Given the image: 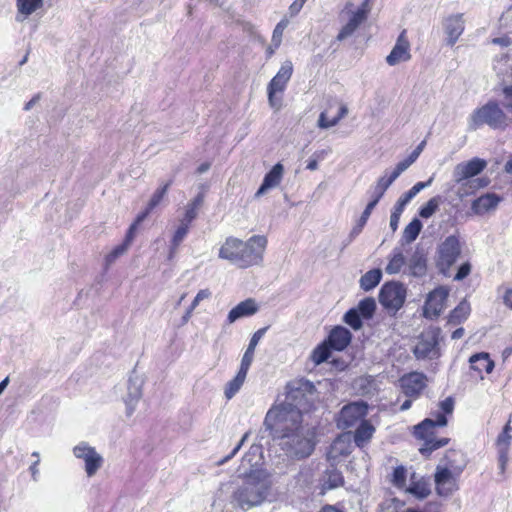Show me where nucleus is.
<instances>
[{"instance_id": "nucleus-27", "label": "nucleus", "mask_w": 512, "mask_h": 512, "mask_svg": "<svg viewBox=\"0 0 512 512\" xmlns=\"http://www.w3.org/2000/svg\"><path fill=\"white\" fill-rule=\"evenodd\" d=\"M446 465L445 467L450 468L455 474L459 475L466 466V460L461 451L449 450L445 455Z\"/></svg>"}, {"instance_id": "nucleus-20", "label": "nucleus", "mask_w": 512, "mask_h": 512, "mask_svg": "<svg viewBox=\"0 0 512 512\" xmlns=\"http://www.w3.org/2000/svg\"><path fill=\"white\" fill-rule=\"evenodd\" d=\"M510 429V425L506 424L503 431L497 438L498 462L501 474H504L508 462L509 448L512 439L511 435L509 434Z\"/></svg>"}, {"instance_id": "nucleus-59", "label": "nucleus", "mask_w": 512, "mask_h": 512, "mask_svg": "<svg viewBox=\"0 0 512 512\" xmlns=\"http://www.w3.org/2000/svg\"><path fill=\"white\" fill-rule=\"evenodd\" d=\"M376 205H377V204L375 203V201H370V202L367 204L366 208L364 209V211H363V213H362V215H361V217H360V219H359V221H358V222H360V223H361V225H365V224H366V222H367V220H368L369 216H370V215H371V213H372V210L375 208V206H376Z\"/></svg>"}, {"instance_id": "nucleus-5", "label": "nucleus", "mask_w": 512, "mask_h": 512, "mask_svg": "<svg viewBox=\"0 0 512 512\" xmlns=\"http://www.w3.org/2000/svg\"><path fill=\"white\" fill-rule=\"evenodd\" d=\"M484 124L493 129H503L508 125V118L498 103L489 101L473 112L470 117V129L476 130Z\"/></svg>"}, {"instance_id": "nucleus-17", "label": "nucleus", "mask_w": 512, "mask_h": 512, "mask_svg": "<svg viewBox=\"0 0 512 512\" xmlns=\"http://www.w3.org/2000/svg\"><path fill=\"white\" fill-rule=\"evenodd\" d=\"M143 380L137 375H131L128 380V393L125 398L126 415L131 416L138 401L142 397Z\"/></svg>"}, {"instance_id": "nucleus-25", "label": "nucleus", "mask_w": 512, "mask_h": 512, "mask_svg": "<svg viewBox=\"0 0 512 512\" xmlns=\"http://www.w3.org/2000/svg\"><path fill=\"white\" fill-rule=\"evenodd\" d=\"M283 170L284 168L282 164L277 163L274 165L273 168L265 175L263 182L257 190L255 196L259 197L264 195L267 190L276 187L282 179Z\"/></svg>"}, {"instance_id": "nucleus-11", "label": "nucleus", "mask_w": 512, "mask_h": 512, "mask_svg": "<svg viewBox=\"0 0 512 512\" xmlns=\"http://www.w3.org/2000/svg\"><path fill=\"white\" fill-rule=\"evenodd\" d=\"M293 72V65L291 61H285L277 74L270 81L267 92L268 100L273 108L280 107V100L275 98L277 92H283L288 81L290 80Z\"/></svg>"}, {"instance_id": "nucleus-18", "label": "nucleus", "mask_w": 512, "mask_h": 512, "mask_svg": "<svg viewBox=\"0 0 512 512\" xmlns=\"http://www.w3.org/2000/svg\"><path fill=\"white\" fill-rule=\"evenodd\" d=\"M353 449L351 443V436L349 433L338 436L330 445L327 452L329 460L337 461L340 458L347 457L351 454Z\"/></svg>"}, {"instance_id": "nucleus-29", "label": "nucleus", "mask_w": 512, "mask_h": 512, "mask_svg": "<svg viewBox=\"0 0 512 512\" xmlns=\"http://www.w3.org/2000/svg\"><path fill=\"white\" fill-rule=\"evenodd\" d=\"M407 492L422 500L430 495L431 489L427 481L423 478L416 479L415 474H413Z\"/></svg>"}, {"instance_id": "nucleus-19", "label": "nucleus", "mask_w": 512, "mask_h": 512, "mask_svg": "<svg viewBox=\"0 0 512 512\" xmlns=\"http://www.w3.org/2000/svg\"><path fill=\"white\" fill-rule=\"evenodd\" d=\"M453 471L448 467L438 466L435 473V483L439 495H449L455 489Z\"/></svg>"}, {"instance_id": "nucleus-10", "label": "nucleus", "mask_w": 512, "mask_h": 512, "mask_svg": "<svg viewBox=\"0 0 512 512\" xmlns=\"http://www.w3.org/2000/svg\"><path fill=\"white\" fill-rule=\"evenodd\" d=\"M73 455L84 461V469L88 477H93L104 463L103 457L87 442H80L73 448Z\"/></svg>"}, {"instance_id": "nucleus-41", "label": "nucleus", "mask_w": 512, "mask_h": 512, "mask_svg": "<svg viewBox=\"0 0 512 512\" xmlns=\"http://www.w3.org/2000/svg\"><path fill=\"white\" fill-rule=\"evenodd\" d=\"M246 376L247 374L238 371L236 376L226 384L224 394L227 399L234 397L235 394L240 390L246 379Z\"/></svg>"}, {"instance_id": "nucleus-34", "label": "nucleus", "mask_w": 512, "mask_h": 512, "mask_svg": "<svg viewBox=\"0 0 512 512\" xmlns=\"http://www.w3.org/2000/svg\"><path fill=\"white\" fill-rule=\"evenodd\" d=\"M323 484L328 489L341 486L344 482L342 473L334 467L327 469L322 478Z\"/></svg>"}, {"instance_id": "nucleus-6", "label": "nucleus", "mask_w": 512, "mask_h": 512, "mask_svg": "<svg viewBox=\"0 0 512 512\" xmlns=\"http://www.w3.org/2000/svg\"><path fill=\"white\" fill-rule=\"evenodd\" d=\"M442 339L438 327L424 330L418 337L413 353L418 360L437 359L441 356L439 342Z\"/></svg>"}, {"instance_id": "nucleus-52", "label": "nucleus", "mask_w": 512, "mask_h": 512, "mask_svg": "<svg viewBox=\"0 0 512 512\" xmlns=\"http://www.w3.org/2000/svg\"><path fill=\"white\" fill-rule=\"evenodd\" d=\"M282 42V34H273L271 43L266 48L267 58H270Z\"/></svg>"}, {"instance_id": "nucleus-62", "label": "nucleus", "mask_w": 512, "mask_h": 512, "mask_svg": "<svg viewBox=\"0 0 512 512\" xmlns=\"http://www.w3.org/2000/svg\"><path fill=\"white\" fill-rule=\"evenodd\" d=\"M365 225H361L360 222L357 223V225L355 227H353V229L351 230L350 234H349V240H348V243L349 244L357 235H359L363 229Z\"/></svg>"}, {"instance_id": "nucleus-50", "label": "nucleus", "mask_w": 512, "mask_h": 512, "mask_svg": "<svg viewBox=\"0 0 512 512\" xmlns=\"http://www.w3.org/2000/svg\"><path fill=\"white\" fill-rule=\"evenodd\" d=\"M392 483L394 486L402 488L406 483V469L403 466H398L394 469L392 475Z\"/></svg>"}, {"instance_id": "nucleus-58", "label": "nucleus", "mask_w": 512, "mask_h": 512, "mask_svg": "<svg viewBox=\"0 0 512 512\" xmlns=\"http://www.w3.org/2000/svg\"><path fill=\"white\" fill-rule=\"evenodd\" d=\"M503 105L512 112V86H506L503 89Z\"/></svg>"}, {"instance_id": "nucleus-46", "label": "nucleus", "mask_w": 512, "mask_h": 512, "mask_svg": "<svg viewBox=\"0 0 512 512\" xmlns=\"http://www.w3.org/2000/svg\"><path fill=\"white\" fill-rule=\"evenodd\" d=\"M172 181H168L167 183H165L162 187L158 188L154 194L152 195L149 203H148V207L149 209H154L156 208L160 203L161 201L163 200L164 196L166 195L170 185H171Z\"/></svg>"}, {"instance_id": "nucleus-22", "label": "nucleus", "mask_w": 512, "mask_h": 512, "mask_svg": "<svg viewBox=\"0 0 512 512\" xmlns=\"http://www.w3.org/2000/svg\"><path fill=\"white\" fill-rule=\"evenodd\" d=\"M351 339L352 334L347 328L336 326L331 330L327 343L332 349L342 351L350 344Z\"/></svg>"}, {"instance_id": "nucleus-64", "label": "nucleus", "mask_w": 512, "mask_h": 512, "mask_svg": "<svg viewBox=\"0 0 512 512\" xmlns=\"http://www.w3.org/2000/svg\"><path fill=\"white\" fill-rule=\"evenodd\" d=\"M504 304L512 309V289H508L503 297Z\"/></svg>"}, {"instance_id": "nucleus-53", "label": "nucleus", "mask_w": 512, "mask_h": 512, "mask_svg": "<svg viewBox=\"0 0 512 512\" xmlns=\"http://www.w3.org/2000/svg\"><path fill=\"white\" fill-rule=\"evenodd\" d=\"M267 328L264 327V328H261L259 330H257L251 337L250 339V342L248 344V347H247V350H251L252 352H255V348L256 346L258 345L260 339L263 337V335L265 334Z\"/></svg>"}, {"instance_id": "nucleus-31", "label": "nucleus", "mask_w": 512, "mask_h": 512, "mask_svg": "<svg viewBox=\"0 0 512 512\" xmlns=\"http://www.w3.org/2000/svg\"><path fill=\"white\" fill-rule=\"evenodd\" d=\"M433 178H429L426 182L416 183L410 190L404 193L396 202L395 206L398 210H404L405 206L424 188L431 185Z\"/></svg>"}, {"instance_id": "nucleus-61", "label": "nucleus", "mask_w": 512, "mask_h": 512, "mask_svg": "<svg viewBox=\"0 0 512 512\" xmlns=\"http://www.w3.org/2000/svg\"><path fill=\"white\" fill-rule=\"evenodd\" d=\"M491 42L493 44H498V45H501L503 47H507V46H509L511 44V40H510V38L506 34H504L501 37L493 38Z\"/></svg>"}, {"instance_id": "nucleus-45", "label": "nucleus", "mask_w": 512, "mask_h": 512, "mask_svg": "<svg viewBox=\"0 0 512 512\" xmlns=\"http://www.w3.org/2000/svg\"><path fill=\"white\" fill-rule=\"evenodd\" d=\"M343 319L345 323L354 330H358L362 327V316L360 315L359 310H356L355 308L348 310Z\"/></svg>"}, {"instance_id": "nucleus-47", "label": "nucleus", "mask_w": 512, "mask_h": 512, "mask_svg": "<svg viewBox=\"0 0 512 512\" xmlns=\"http://www.w3.org/2000/svg\"><path fill=\"white\" fill-rule=\"evenodd\" d=\"M389 187L390 185L386 182V175L380 177L373 188L371 201H375L377 204Z\"/></svg>"}, {"instance_id": "nucleus-38", "label": "nucleus", "mask_w": 512, "mask_h": 512, "mask_svg": "<svg viewBox=\"0 0 512 512\" xmlns=\"http://www.w3.org/2000/svg\"><path fill=\"white\" fill-rule=\"evenodd\" d=\"M443 28L446 32H463L465 29L463 14H455L445 18L443 20Z\"/></svg>"}, {"instance_id": "nucleus-28", "label": "nucleus", "mask_w": 512, "mask_h": 512, "mask_svg": "<svg viewBox=\"0 0 512 512\" xmlns=\"http://www.w3.org/2000/svg\"><path fill=\"white\" fill-rule=\"evenodd\" d=\"M471 368L475 371L491 373L494 369V362L490 359L488 353H477L470 357Z\"/></svg>"}, {"instance_id": "nucleus-9", "label": "nucleus", "mask_w": 512, "mask_h": 512, "mask_svg": "<svg viewBox=\"0 0 512 512\" xmlns=\"http://www.w3.org/2000/svg\"><path fill=\"white\" fill-rule=\"evenodd\" d=\"M266 246L267 238L263 235H254L246 242L242 241L240 254L247 256L248 261L240 262V268H247L261 263Z\"/></svg>"}, {"instance_id": "nucleus-30", "label": "nucleus", "mask_w": 512, "mask_h": 512, "mask_svg": "<svg viewBox=\"0 0 512 512\" xmlns=\"http://www.w3.org/2000/svg\"><path fill=\"white\" fill-rule=\"evenodd\" d=\"M375 428L367 421H362L354 433L356 446L364 447L372 438Z\"/></svg>"}, {"instance_id": "nucleus-63", "label": "nucleus", "mask_w": 512, "mask_h": 512, "mask_svg": "<svg viewBox=\"0 0 512 512\" xmlns=\"http://www.w3.org/2000/svg\"><path fill=\"white\" fill-rule=\"evenodd\" d=\"M412 163L409 161L408 158L404 159L403 161L399 162L396 166V170H398L401 174L407 170Z\"/></svg>"}, {"instance_id": "nucleus-21", "label": "nucleus", "mask_w": 512, "mask_h": 512, "mask_svg": "<svg viewBox=\"0 0 512 512\" xmlns=\"http://www.w3.org/2000/svg\"><path fill=\"white\" fill-rule=\"evenodd\" d=\"M258 309L256 301L248 298L230 310L227 316V323L232 324L241 318L252 316L257 313Z\"/></svg>"}, {"instance_id": "nucleus-56", "label": "nucleus", "mask_w": 512, "mask_h": 512, "mask_svg": "<svg viewBox=\"0 0 512 512\" xmlns=\"http://www.w3.org/2000/svg\"><path fill=\"white\" fill-rule=\"evenodd\" d=\"M471 272V265L469 262H465L458 268L456 275L454 276V280L461 281L466 278Z\"/></svg>"}, {"instance_id": "nucleus-23", "label": "nucleus", "mask_w": 512, "mask_h": 512, "mask_svg": "<svg viewBox=\"0 0 512 512\" xmlns=\"http://www.w3.org/2000/svg\"><path fill=\"white\" fill-rule=\"evenodd\" d=\"M370 1L371 0H364L361 6L351 13L347 24L343 27L341 32H354L366 21L371 10Z\"/></svg>"}, {"instance_id": "nucleus-3", "label": "nucleus", "mask_w": 512, "mask_h": 512, "mask_svg": "<svg viewBox=\"0 0 512 512\" xmlns=\"http://www.w3.org/2000/svg\"><path fill=\"white\" fill-rule=\"evenodd\" d=\"M487 166L484 159L474 157L469 161L458 163L452 172L453 187L457 186L456 194L460 199L475 193L478 189L488 186L487 177L475 178Z\"/></svg>"}, {"instance_id": "nucleus-12", "label": "nucleus", "mask_w": 512, "mask_h": 512, "mask_svg": "<svg viewBox=\"0 0 512 512\" xmlns=\"http://www.w3.org/2000/svg\"><path fill=\"white\" fill-rule=\"evenodd\" d=\"M368 406L364 402H353L345 405L339 414L337 425L341 429H348L361 423L367 414Z\"/></svg>"}, {"instance_id": "nucleus-51", "label": "nucleus", "mask_w": 512, "mask_h": 512, "mask_svg": "<svg viewBox=\"0 0 512 512\" xmlns=\"http://www.w3.org/2000/svg\"><path fill=\"white\" fill-rule=\"evenodd\" d=\"M254 353L255 352H252L251 350H247L245 351L243 357H242V360H241V364H240V368H239V371L244 373V374H247L248 373V370L252 364V361L254 359Z\"/></svg>"}, {"instance_id": "nucleus-26", "label": "nucleus", "mask_w": 512, "mask_h": 512, "mask_svg": "<svg viewBox=\"0 0 512 512\" xmlns=\"http://www.w3.org/2000/svg\"><path fill=\"white\" fill-rule=\"evenodd\" d=\"M410 274L414 277H422L426 274L427 258L423 249L416 248L408 263Z\"/></svg>"}, {"instance_id": "nucleus-24", "label": "nucleus", "mask_w": 512, "mask_h": 512, "mask_svg": "<svg viewBox=\"0 0 512 512\" xmlns=\"http://www.w3.org/2000/svg\"><path fill=\"white\" fill-rule=\"evenodd\" d=\"M501 201L495 193H486L472 202L471 209L475 214L482 215L486 212L494 210Z\"/></svg>"}, {"instance_id": "nucleus-37", "label": "nucleus", "mask_w": 512, "mask_h": 512, "mask_svg": "<svg viewBox=\"0 0 512 512\" xmlns=\"http://www.w3.org/2000/svg\"><path fill=\"white\" fill-rule=\"evenodd\" d=\"M204 203V193L200 192L196 197L187 205L186 212L182 220L191 223L198 215L199 208Z\"/></svg>"}, {"instance_id": "nucleus-40", "label": "nucleus", "mask_w": 512, "mask_h": 512, "mask_svg": "<svg viewBox=\"0 0 512 512\" xmlns=\"http://www.w3.org/2000/svg\"><path fill=\"white\" fill-rule=\"evenodd\" d=\"M422 229V223L418 218H414L404 229L402 241L411 243L416 240Z\"/></svg>"}, {"instance_id": "nucleus-8", "label": "nucleus", "mask_w": 512, "mask_h": 512, "mask_svg": "<svg viewBox=\"0 0 512 512\" xmlns=\"http://www.w3.org/2000/svg\"><path fill=\"white\" fill-rule=\"evenodd\" d=\"M406 299L405 286L396 281L385 283L379 293L380 304L389 310L398 311Z\"/></svg>"}, {"instance_id": "nucleus-13", "label": "nucleus", "mask_w": 512, "mask_h": 512, "mask_svg": "<svg viewBox=\"0 0 512 512\" xmlns=\"http://www.w3.org/2000/svg\"><path fill=\"white\" fill-rule=\"evenodd\" d=\"M448 291L444 287L434 289L428 294L424 305V316L429 319H436L446 307Z\"/></svg>"}, {"instance_id": "nucleus-42", "label": "nucleus", "mask_w": 512, "mask_h": 512, "mask_svg": "<svg viewBox=\"0 0 512 512\" xmlns=\"http://www.w3.org/2000/svg\"><path fill=\"white\" fill-rule=\"evenodd\" d=\"M331 349L327 342L317 346L311 354V359L315 365L327 361L331 355Z\"/></svg>"}, {"instance_id": "nucleus-55", "label": "nucleus", "mask_w": 512, "mask_h": 512, "mask_svg": "<svg viewBox=\"0 0 512 512\" xmlns=\"http://www.w3.org/2000/svg\"><path fill=\"white\" fill-rule=\"evenodd\" d=\"M325 154L326 152L324 150L315 152L312 158L308 161L306 168L311 171L316 170L318 168V160L323 159Z\"/></svg>"}, {"instance_id": "nucleus-57", "label": "nucleus", "mask_w": 512, "mask_h": 512, "mask_svg": "<svg viewBox=\"0 0 512 512\" xmlns=\"http://www.w3.org/2000/svg\"><path fill=\"white\" fill-rule=\"evenodd\" d=\"M402 212V209L398 210V207L394 206V210L392 211L390 216V228L392 229L393 232H395L398 228V223Z\"/></svg>"}, {"instance_id": "nucleus-33", "label": "nucleus", "mask_w": 512, "mask_h": 512, "mask_svg": "<svg viewBox=\"0 0 512 512\" xmlns=\"http://www.w3.org/2000/svg\"><path fill=\"white\" fill-rule=\"evenodd\" d=\"M470 310V304L466 300L461 301L450 312L448 322L454 325L460 324L468 317V315L470 314Z\"/></svg>"}, {"instance_id": "nucleus-44", "label": "nucleus", "mask_w": 512, "mask_h": 512, "mask_svg": "<svg viewBox=\"0 0 512 512\" xmlns=\"http://www.w3.org/2000/svg\"><path fill=\"white\" fill-rule=\"evenodd\" d=\"M442 199L440 196L431 198L425 205L419 209V216L424 219L430 218L438 209Z\"/></svg>"}, {"instance_id": "nucleus-54", "label": "nucleus", "mask_w": 512, "mask_h": 512, "mask_svg": "<svg viewBox=\"0 0 512 512\" xmlns=\"http://www.w3.org/2000/svg\"><path fill=\"white\" fill-rule=\"evenodd\" d=\"M249 435H250V432H249V431H248V432H246V433L242 436V438H241L240 442H239V443L236 445V447L231 451V453H230V454H228L225 458H223V459L219 462V464H224V463H226L227 461H229L230 459H232V458H233V457L238 453V451L240 450V448L242 447V445L246 442V440L248 439Z\"/></svg>"}, {"instance_id": "nucleus-35", "label": "nucleus", "mask_w": 512, "mask_h": 512, "mask_svg": "<svg viewBox=\"0 0 512 512\" xmlns=\"http://www.w3.org/2000/svg\"><path fill=\"white\" fill-rule=\"evenodd\" d=\"M406 258L403 252L395 248L392 252V257L385 268L386 273L388 274H397L400 272L401 268L405 265Z\"/></svg>"}, {"instance_id": "nucleus-15", "label": "nucleus", "mask_w": 512, "mask_h": 512, "mask_svg": "<svg viewBox=\"0 0 512 512\" xmlns=\"http://www.w3.org/2000/svg\"><path fill=\"white\" fill-rule=\"evenodd\" d=\"M411 59V45L405 34H400L386 62L389 66H396Z\"/></svg>"}, {"instance_id": "nucleus-32", "label": "nucleus", "mask_w": 512, "mask_h": 512, "mask_svg": "<svg viewBox=\"0 0 512 512\" xmlns=\"http://www.w3.org/2000/svg\"><path fill=\"white\" fill-rule=\"evenodd\" d=\"M382 279V271L378 268L369 270L360 278V287L364 291L375 288Z\"/></svg>"}, {"instance_id": "nucleus-49", "label": "nucleus", "mask_w": 512, "mask_h": 512, "mask_svg": "<svg viewBox=\"0 0 512 512\" xmlns=\"http://www.w3.org/2000/svg\"><path fill=\"white\" fill-rule=\"evenodd\" d=\"M348 113V109L346 107V105H341L340 108H339V112L338 114L331 118L330 120V123L326 124L324 123V116L323 115H320L319 116V119H318V126L320 128H324V129H327V128H330V127H333L335 126L346 114Z\"/></svg>"}, {"instance_id": "nucleus-1", "label": "nucleus", "mask_w": 512, "mask_h": 512, "mask_svg": "<svg viewBox=\"0 0 512 512\" xmlns=\"http://www.w3.org/2000/svg\"><path fill=\"white\" fill-rule=\"evenodd\" d=\"M287 389L285 402L268 411L265 424L269 426L274 420V439L279 440L288 456L302 459L310 456L315 448V432L302 424V414L310 407L316 389L305 379L290 382Z\"/></svg>"}, {"instance_id": "nucleus-43", "label": "nucleus", "mask_w": 512, "mask_h": 512, "mask_svg": "<svg viewBox=\"0 0 512 512\" xmlns=\"http://www.w3.org/2000/svg\"><path fill=\"white\" fill-rule=\"evenodd\" d=\"M356 310H359L360 315L364 319H370L372 318L375 309H376V302L374 298L367 297L361 300L358 304V306L355 308Z\"/></svg>"}, {"instance_id": "nucleus-7", "label": "nucleus", "mask_w": 512, "mask_h": 512, "mask_svg": "<svg viewBox=\"0 0 512 512\" xmlns=\"http://www.w3.org/2000/svg\"><path fill=\"white\" fill-rule=\"evenodd\" d=\"M461 255V245L457 236L450 235L437 248L436 266L447 275L450 267Z\"/></svg>"}, {"instance_id": "nucleus-48", "label": "nucleus", "mask_w": 512, "mask_h": 512, "mask_svg": "<svg viewBox=\"0 0 512 512\" xmlns=\"http://www.w3.org/2000/svg\"><path fill=\"white\" fill-rule=\"evenodd\" d=\"M130 246L122 242L117 245L105 258L106 267L113 264L120 256L125 254Z\"/></svg>"}, {"instance_id": "nucleus-2", "label": "nucleus", "mask_w": 512, "mask_h": 512, "mask_svg": "<svg viewBox=\"0 0 512 512\" xmlns=\"http://www.w3.org/2000/svg\"><path fill=\"white\" fill-rule=\"evenodd\" d=\"M439 406L441 411L432 413L433 417L424 419L414 427L415 437L424 441L422 447L419 449L420 453L424 456H429L433 451L446 446L450 441V439L446 437L437 439L435 429L447 425L446 414H452L454 400L448 397L441 401Z\"/></svg>"}, {"instance_id": "nucleus-36", "label": "nucleus", "mask_w": 512, "mask_h": 512, "mask_svg": "<svg viewBox=\"0 0 512 512\" xmlns=\"http://www.w3.org/2000/svg\"><path fill=\"white\" fill-rule=\"evenodd\" d=\"M18 13L27 17L42 8L43 0H16Z\"/></svg>"}, {"instance_id": "nucleus-4", "label": "nucleus", "mask_w": 512, "mask_h": 512, "mask_svg": "<svg viewBox=\"0 0 512 512\" xmlns=\"http://www.w3.org/2000/svg\"><path fill=\"white\" fill-rule=\"evenodd\" d=\"M261 471H251L246 480L232 494V503L242 510L260 505L266 498L267 487L261 480Z\"/></svg>"}, {"instance_id": "nucleus-39", "label": "nucleus", "mask_w": 512, "mask_h": 512, "mask_svg": "<svg viewBox=\"0 0 512 512\" xmlns=\"http://www.w3.org/2000/svg\"><path fill=\"white\" fill-rule=\"evenodd\" d=\"M189 224L184 220H181L180 226L175 231L172 241H171V248H170V255L169 257L172 258L173 255L176 253L178 246L181 244V242L184 240L186 235L189 231Z\"/></svg>"}, {"instance_id": "nucleus-60", "label": "nucleus", "mask_w": 512, "mask_h": 512, "mask_svg": "<svg viewBox=\"0 0 512 512\" xmlns=\"http://www.w3.org/2000/svg\"><path fill=\"white\" fill-rule=\"evenodd\" d=\"M136 229H137V225L133 223L129 227V229H128L127 233H126L125 239L123 240L124 243H126L129 246L132 244L133 239L135 237Z\"/></svg>"}, {"instance_id": "nucleus-14", "label": "nucleus", "mask_w": 512, "mask_h": 512, "mask_svg": "<svg viewBox=\"0 0 512 512\" xmlns=\"http://www.w3.org/2000/svg\"><path fill=\"white\" fill-rule=\"evenodd\" d=\"M240 247H242V240L235 237H228L219 249V257L240 267V262L248 261L247 256L240 254Z\"/></svg>"}, {"instance_id": "nucleus-16", "label": "nucleus", "mask_w": 512, "mask_h": 512, "mask_svg": "<svg viewBox=\"0 0 512 512\" xmlns=\"http://www.w3.org/2000/svg\"><path fill=\"white\" fill-rule=\"evenodd\" d=\"M426 380L427 378L423 373L411 372L402 376L399 382L406 396L418 397L426 387Z\"/></svg>"}]
</instances>
